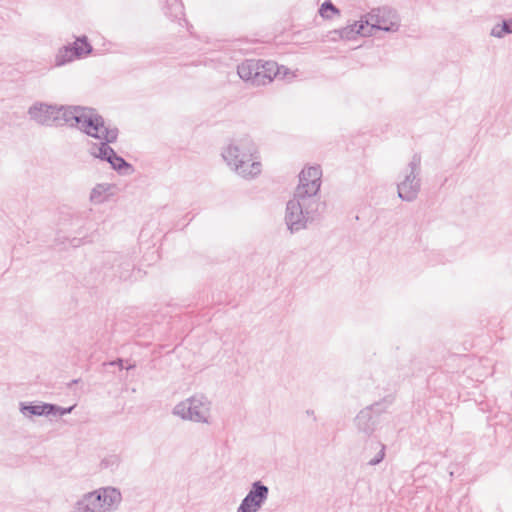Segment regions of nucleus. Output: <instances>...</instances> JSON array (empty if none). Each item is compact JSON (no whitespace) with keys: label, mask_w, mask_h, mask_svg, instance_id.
Wrapping results in <instances>:
<instances>
[{"label":"nucleus","mask_w":512,"mask_h":512,"mask_svg":"<svg viewBox=\"0 0 512 512\" xmlns=\"http://www.w3.org/2000/svg\"><path fill=\"white\" fill-rule=\"evenodd\" d=\"M55 405L54 404H48V403H42L37 405H24L21 404V412L25 416H42V415H49L54 412Z\"/></svg>","instance_id":"13"},{"label":"nucleus","mask_w":512,"mask_h":512,"mask_svg":"<svg viewBox=\"0 0 512 512\" xmlns=\"http://www.w3.org/2000/svg\"><path fill=\"white\" fill-rule=\"evenodd\" d=\"M226 163L241 177L254 178L261 173V163L256 157V147L249 137L234 140L223 151Z\"/></svg>","instance_id":"3"},{"label":"nucleus","mask_w":512,"mask_h":512,"mask_svg":"<svg viewBox=\"0 0 512 512\" xmlns=\"http://www.w3.org/2000/svg\"><path fill=\"white\" fill-rule=\"evenodd\" d=\"M87 117H91L92 123H83L80 130L87 135L101 140V143L94 144L91 148V154L101 160L109 162L114 156L115 151L109 146L117 140L118 129L105 126L104 119L94 109L90 111Z\"/></svg>","instance_id":"4"},{"label":"nucleus","mask_w":512,"mask_h":512,"mask_svg":"<svg viewBox=\"0 0 512 512\" xmlns=\"http://www.w3.org/2000/svg\"><path fill=\"white\" fill-rule=\"evenodd\" d=\"M237 73L244 81H250L253 85L263 84L265 75L260 73V62L255 60H246L238 65Z\"/></svg>","instance_id":"10"},{"label":"nucleus","mask_w":512,"mask_h":512,"mask_svg":"<svg viewBox=\"0 0 512 512\" xmlns=\"http://www.w3.org/2000/svg\"><path fill=\"white\" fill-rule=\"evenodd\" d=\"M109 163L115 170H118V171H121L124 168H126V169L131 168V165L128 164L122 157L118 156L116 153L114 154V156H112Z\"/></svg>","instance_id":"18"},{"label":"nucleus","mask_w":512,"mask_h":512,"mask_svg":"<svg viewBox=\"0 0 512 512\" xmlns=\"http://www.w3.org/2000/svg\"><path fill=\"white\" fill-rule=\"evenodd\" d=\"M506 32L502 30V24L495 25L491 30V35L496 38H502Z\"/></svg>","instance_id":"21"},{"label":"nucleus","mask_w":512,"mask_h":512,"mask_svg":"<svg viewBox=\"0 0 512 512\" xmlns=\"http://www.w3.org/2000/svg\"><path fill=\"white\" fill-rule=\"evenodd\" d=\"M319 13L323 18L331 19L333 15H338L340 11L330 1H325L321 5Z\"/></svg>","instance_id":"17"},{"label":"nucleus","mask_w":512,"mask_h":512,"mask_svg":"<svg viewBox=\"0 0 512 512\" xmlns=\"http://www.w3.org/2000/svg\"><path fill=\"white\" fill-rule=\"evenodd\" d=\"M380 446H381V448H380L378 454L375 455L374 458L369 460V462H368L369 465H371V466L377 465V464H379L384 459V456H385V445L381 444Z\"/></svg>","instance_id":"20"},{"label":"nucleus","mask_w":512,"mask_h":512,"mask_svg":"<svg viewBox=\"0 0 512 512\" xmlns=\"http://www.w3.org/2000/svg\"><path fill=\"white\" fill-rule=\"evenodd\" d=\"M268 496L269 488L261 481H255L236 512H258L267 501Z\"/></svg>","instance_id":"9"},{"label":"nucleus","mask_w":512,"mask_h":512,"mask_svg":"<svg viewBox=\"0 0 512 512\" xmlns=\"http://www.w3.org/2000/svg\"><path fill=\"white\" fill-rule=\"evenodd\" d=\"M211 401L202 394L193 395L173 408V415L185 421L211 424Z\"/></svg>","instance_id":"6"},{"label":"nucleus","mask_w":512,"mask_h":512,"mask_svg":"<svg viewBox=\"0 0 512 512\" xmlns=\"http://www.w3.org/2000/svg\"><path fill=\"white\" fill-rule=\"evenodd\" d=\"M77 58V52L73 51L71 46H64L61 48L55 57V65L62 66Z\"/></svg>","instance_id":"14"},{"label":"nucleus","mask_w":512,"mask_h":512,"mask_svg":"<svg viewBox=\"0 0 512 512\" xmlns=\"http://www.w3.org/2000/svg\"><path fill=\"white\" fill-rule=\"evenodd\" d=\"M71 48L73 51L77 52V58L89 54L92 50L91 45L87 42L85 37L78 38Z\"/></svg>","instance_id":"16"},{"label":"nucleus","mask_w":512,"mask_h":512,"mask_svg":"<svg viewBox=\"0 0 512 512\" xmlns=\"http://www.w3.org/2000/svg\"><path fill=\"white\" fill-rule=\"evenodd\" d=\"M307 414H308V415H314V412H313V411H309V410H308V411H307Z\"/></svg>","instance_id":"25"},{"label":"nucleus","mask_w":512,"mask_h":512,"mask_svg":"<svg viewBox=\"0 0 512 512\" xmlns=\"http://www.w3.org/2000/svg\"><path fill=\"white\" fill-rule=\"evenodd\" d=\"M121 500V493L116 488H100L83 495L72 512H112Z\"/></svg>","instance_id":"5"},{"label":"nucleus","mask_w":512,"mask_h":512,"mask_svg":"<svg viewBox=\"0 0 512 512\" xmlns=\"http://www.w3.org/2000/svg\"><path fill=\"white\" fill-rule=\"evenodd\" d=\"M92 108L81 106H51L46 104H35L29 108L31 119L41 125L77 127L83 123H92L91 117H87Z\"/></svg>","instance_id":"2"},{"label":"nucleus","mask_w":512,"mask_h":512,"mask_svg":"<svg viewBox=\"0 0 512 512\" xmlns=\"http://www.w3.org/2000/svg\"><path fill=\"white\" fill-rule=\"evenodd\" d=\"M119 366L120 368H123V360L121 359H118L117 361H114V362H111V365H116Z\"/></svg>","instance_id":"24"},{"label":"nucleus","mask_w":512,"mask_h":512,"mask_svg":"<svg viewBox=\"0 0 512 512\" xmlns=\"http://www.w3.org/2000/svg\"><path fill=\"white\" fill-rule=\"evenodd\" d=\"M340 37L343 39L351 40L357 35L370 36L371 29L365 24V19H361L359 22H355L352 25H348L339 31Z\"/></svg>","instance_id":"12"},{"label":"nucleus","mask_w":512,"mask_h":512,"mask_svg":"<svg viewBox=\"0 0 512 512\" xmlns=\"http://www.w3.org/2000/svg\"><path fill=\"white\" fill-rule=\"evenodd\" d=\"M375 405L361 410L355 418L356 425L366 435H371L375 430V422L372 420V409Z\"/></svg>","instance_id":"11"},{"label":"nucleus","mask_w":512,"mask_h":512,"mask_svg":"<svg viewBox=\"0 0 512 512\" xmlns=\"http://www.w3.org/2000/svg\"><path fill=\"white\" fill-rule=\"evenodd\" d=\"M103 192H105V189L103 186L98 185L97 187H95L90 194L91 201H93L95 203H101L103 201V196H102Z\"/></svg>","instance_id":"19"},{"label":"nucleus","mask_w":512,"mask_h":512,"mask_svg":"<svg viewBox=\"0 0 512 512\" xmlns=\"http://www.w3.org/2000/svg\"><path fill=\"white\" fill-rule=\"evenodd\" d=\"M420 165L421 157L414 154L409 162V172L404 175L403 180L397 184L398 197L403 201L411 202L415 200L420 191Z\"/></svg>","instance_id":"7"},{"label":"nucleus","mask_w":512,"mask_h":512,"mask_svg":"<svg viewBox=\"0 0 512 512\" xmlns=\"http://www.w3.org/2000/svg\"><path fill=\"white\" fill-rule=\"evenodd\" d=\"M364 18L366 26L371 29V33L375 29L394 32L399 28L398 15L388 7L373 9Z\"/></svg>","instance_id":"8"},{"label":"nucleus","mask_w":512,"mask_h":512,"mask_svg":"<svg viewBox=\"0 0 512 512\" xmlns=\"http://www.w3.org/2000/svg\"><path fill=\"white\" fill-rule=\"evenodd\" d=\"M502 30L506 32V34L512 33V19L504 20L502 22Z\"/></svg>","instance_id":"23"},{"label":"nucleus","mask_w":512,"mask_h":512,"mask_svg":"<svg viewBox=\"0 0 512 512\" xmlns=\"http://www.w3.org/2000/svg\"><path fill=\"white\" fill-rule=\"evenodd\" d=\"M73 408H74V406H71L68 408H62V407L55 405V409H54V412H52V414H59L62 416V415L70 413L73 410Z\"/></svg>","instance_id":"22"},{"label":"nucleus","mask_w":512,"mask_h":512,"mask_svg":"<svg viewBox=\"0 0 512 512\" xmlns=\"http://www.w3.org/2000/svg\"><path fill=\"white\" fill-rule=\"evenodd\" d=\"M260 73L261 75H265L262 85H266L270 83L278 74V67L275 62L267 61L260 65Z\"/></svg>","instance_id":"15"},{"label":"nucleus","mask_w":512,"mask_h":512,"mask_svg":"<svg viewBox=\"0 0 512 512\" xmlns=\"http://www.w3.org/2000/svg\"><path fill=\"white\" fill-rule=\"evenodd\" d=\"M321 177L319 166L308 167L299 174V184L286 207L285 221L291 232L306 228L307 223L315 218L320 206Z\"/></svg>","instance_id":"1"}]
</instances>
